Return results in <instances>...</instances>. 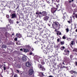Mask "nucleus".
<instances>
[{"label": "nucleus", "mask_w": 77, "mask_h": 77, "mask_svg": "<svg viewBox=\"0 0 77 77\" xmlns=\"http://www.w3.org/2000/svg\"><path fill=\"white\" fill-rule=\"evenodd\" d=\"M68 23H69V24H71L72 23V19H71V20H68L67 21Z\"/></svg>", "instance_id": "29"}, {"label": "nucleus", "mask_w": 77, "mask_h": 77, "mask_svg": "<svg viewBox=\"0 0 77 77\" xmlns=\"http://www.w3.org/2000/svg\"><path fill=\"white\" fill-rule=\"evenodd\" d=\"M49 18V16H46L44 17L43 19L45 21H47V20H48Z\"/></svg>", "instance_id": "15"}, {"label": "nucleus", "mask_w": 77, "mask_h": 77, "mask_svg": "<svg viewBox=\"0 0 77 77\" xmlns=\"http://www.w3.org/2000/svg\"><path fill=\"white\" fill-rule=\"evenodd\" d=\"M74 2V0H70L69 1V2H67V6H68V5H69H69H71V2Z\"/></svg>", "instance_id": "11"}, {"label": "nucleus", "mask_w": 77, "mask_h": 77, "mask_svg": "<svg viewBox=\"0 0 77 77\" xmlns=\"http://www.w3.org/2000/svg\"><path fill=\"white\" fill-rule=\"evenodd\" d=\"M75 17L76 18H77V14H75Z\"/></svg>", "instance_id": "56"}, {"label": "nucleus", "mask_w": 77, "mask_h": 77, "mask_svg": "<svg viewBox=\"0 0 77 77\" xmlns=\"http://www.w3.org/2000/svg\"><path fill=\"white\" fill-rule=\"evenodd\" d=\"M17 77V75L15 74L14 75V77Z\"/></svg>", "instance_id": "51"}, {"label": "nucleus", "mask_w": 77, "mask_h": 77, "mask_svg": "<svg viewBox=\"0 0 77 77\" xmlns=\"http://www.w3.org/2000/svg\"><path fill=\"white\" fill-rule=\"evenodd\" d=\"M32 34L29 33V32H28L27 34V37H31V36H32Z\"/></svg>", "instance_id": "27"}, {"label": "nucleus", "mask_w": 77, "mask_h": 77, "mask_svg": "<svg viewBox=\"0 0 77 77\" xmlns=\"http://www.w3.org/2000/svg\"><path fill=\"white\" fill-rule=\"evenodd\" d=\"M39 75L40 76H42V77H44L45 75H44V72H40L39 73Z\"/></svg>", "instance_id": "20"}, {"label": "nucleus", "mask_w": 77, "mask_h": 77, "mask_svg": "<svg viewBox=\"0 0 77 77\" xmlns=\"http://www.w3.org/2000/svg\"><path fill=\"white\" fill-rule=\"evenodd\" d=\"M17 68H21V65L19 64H18L16 66Z\"/></svg>", "instance_id": "28"}, {"label": "nucleus", "mask_w": 77, "mask_h": 77, "mask_svg": "<svg viewBox=\"0 0 77 77\" xmlns=\"http://www.w3.org/2000/svg\"><path fill=\"white\" fill-rule=\"evenodd\" d=\"M53 72H55V69H53Z\"/></svg>", "instance_id": "63"}, {"label": "nucleus", "mask_w": 77, "mask_h": 77, "mask_svg": "<svg viewBox=\"0 0 77 77\" xmlns=\"http://www.w3.org/2000/svg\"><path fill=\"white\" fill-rule=\"evenodd\" d=\"M57 10V8H56L54 7L52 8L51 9V12L52 14H54L56 11Z\"/></svg>", "instance_id": "4"}, {"label": "nucleus", "mask_w": 77, "mask_h": 77, "mask_svg": "<svg viewBox=\"0 0 77 77\" xmlns=\"http://www.w3.org/2000/svg\"><path fill=\"white\" fill-rule=\"evenodd\" d=\"M14 53H18V51H14Z\"/></svg>", "instance_id": "54"}, {"label": "nucleus", "mask_w": 77, "mask_h": 77, "mask_svg": "<svg viewBox=\"0 0 77 77\" xmlns=\"http://www.w3.org/2000/svg\"><path fill=\"white\" fill-rule=\"evenodd\" d=\"M20 51H23V49L22 48H21V49H20Z\"/></svg>", "instance_id": "62"}, {"label": "nucleus", "mask_w": 77, "mask_h": 77, "mask_svg": "<svg viewBox=\"0 0 77 77\" xmlns=\"http://www.w3.org/2000/svg\"><path fill=\"white\" fill-rule=\"evenodd\" d=\"M72 6L73 8H75V7L76 6V5H75V4H73L72 5Z\"/></svg>", "instance_id": "36"}, {"label": "nucleus", "mask_w": 77, "mask_h": 77, "mask_svg": "<svg viewBox=\"0 0 77 77\" xmlns=\"http://www.w3.org/2000/svg\"><path fill=\"white\" fill-rule=\"evenodd\" d=\"M62 38L63 39H66V37H65V35H64L63 37Z\"/></svg>", "instance_id": "45"}, {"label": "nucleus", "mask_w": 77, "mask_h": 77, "mask_svg": "<svg viewBox=\"0 0 77 77\" xmlns=\"http://www.w3.org/2000/svg\"><path fill=\"white\" fill-rule=\"evenodd\" d=\"M25 65L27 67H30L31 66V64L29 62H26V63H25Z\"/></svg>", "instance_id": "10"}, {"label": "nucleus", "mask_w": 77, "mask_h": 77, "mask_svg": "<svg viewBox=\"0 0 77 77\" xmlns=\"http://www.w3.org/2000/svg\"><path fill=\"white\" fill-rule=\"evenodd\" d=\"M3 67L4 68V71L6 70V67L5 66H3Z\"/></svg>", "instance_id": "49"}, {"label": "nucleus", "mask_w": 77, "mask_h": 77, "mask_svg": "<svg viewBox=\"0 0 77 77\" xmlns=\"http://www.w3.org/2000/svg\"><path fill=\"white\" fill-rule=\"evenodd\" d=\"M32 54H33V53H32V52H30L29 53L30 55H32Z\"/></svg>", "instance_id": "55"}, {"label": "nucleus", "mask_w": 77, "mask_h": 77, "mask_svg": "<svg viewBox=\"0 0 77 77\" xmlns=\"http://www.w3.org/2000/svg\"><path fill=\"white\" fill-rule=\"evenodd\" d=\"M67 41H69L71 40V38H67L66 39Z\"/></svg>", "instance_id": "42"}, {"label": "nucleus", "mask_w": 77, "mask_h": 77, "mask_svg": "<svg viewBox=\"0 0 77 77\" xmlns=\"http://www.w3.org/2000/svg\"><path fill=\"white\" fill-rule=\"evenodd\" d=\"M38 68L39 69L40 71H45V70H46V69H45V68L44 67V66L40 64H38Z\"/></svg>", "instance_id": "3"}, {"label": "nucleus", "mask_w": 77, "mask_h": 77, "mask_svg": "<svg viewBox=\"0 0 77 77\" xmlns=\"http://www.w3.org/2000/svg\"><path fill=\"white\" fill-rule=\"evenodd\" d=\"M35 14L37 15V17H38L40 14H39V11H37V12H36Z\"/></svg>", "instance_id": "23"}, {"label": "nucleus", "mask_w": 77, "mask_h": 77, "mask_svg": "<svg viewBox=\"0 0 77 77\" xmlns=\"http://www.w3.org/2000/svg\"><path fill=\"white\" fill-rule=\"evenodd\" d=\"M26 47L27 48V49H28V50H30V49H31V47L30 46V45H26Z\"/></svg>", "instance_id": "22"}, {"label": "nucleus", "mask_w": 77, "mask_h": 77, "mask_svg": "<svg viewBox=\"0 0 77 77\" xmlns=\"http://www.w3.org/2000/svg\"><path fill=\"white\" fill-rule=\"evenodd\" d=\"M7 48V47L5 45H2V48H5L6 49V48Z\"/></svg>", "instance_id": "26"}, {"label": "nucleus", "mask_w": 77, "mask_h": 77, "mask_svg": "<svg viewBox=\"0 0 77 77\" xmlns=\"http://www.w3.org/2000/svg\"><path fill=\"white\" fill-rule=\"evenodd\" d=\"M66 33H68L69 32V29L67 28L66 29Z\"/></svg>", "instance_id": "41"}, {"label": "nucleus", "mask_w": 77, "mask_h": 77, "mask_svg": "<svg viewBox=\"0 0 77 77\" xmlns=\"http://www.w3.org/2000/svg\"><path fill=\"white\" fill-rule=\"evenodd\" d=\"M17 39L18 38H17V37H15L14 39V41H17Z\"/></svg>", "instance_id": "44"}, {"label": "nucleus", "mask_w": 77, "mask_h": 77, "mask_svg": "<svg viewBox=\"0 0 77 77\" xmlns=\"http://www.w3.org/2000/svg\"><path fill=\"white\" fill-rule=\"evenodd\" d=\"M74 41H71V44L72 45H73V44H74Z\"/></svg>", "instance_id": "40"}, {"label": "nucleus", "mask_w": 77, "mask_h": 77, "mask_svg": "<svg viewBox=\"0 0 77 77\" xmlns=\"http://www.w3.org/2000/svg\"><path fill=\"white\" fill-rule=\"evenodd\" d=\"M8 20L10 24H13L14 23V20H12L11 19L9 18Z\"/></svg>", "instance_id": "12"}, {"label": "nucleus", "mask_w": 77, "mask_h": 77, "mask_svg": "<svg viewBox=\"0 0 77 77\" xmlns=\"http://www.w3.org/2000/svg\"><path fill=\"white\" fill-rule=\"evenodd\" d=\"M73 51H75V52H77V48H75L73 50Z\"/></svg>", "instance_id": "35"}, {"label": "nucleus", "mask_w": 77, "mask_h": 77, "mask_svg": "<svg viewBox=\"0 0 77 77\" xmlns=\"http://www.w3.org/2000/svg\"><path fill=\"white\" fill-rule=\"evenodd\" d=\"M65 44V42L64 41H62L60 42V44L61 45H63Z\"/></svg>", "instance_id": "31"}, {"label": "nucleus", "mask_w": 77, "mask_h": 77, "mask_svg": "<svg viewBox=\"0 0 77 77\" xmlns=\"http://www.w3.org/2000/svg\"><path fill=\"white\" fill-rule=\"evenodd\" d=\"M8 26H7V29H9L10 28V24H8Z\"/></svg>", "instance_id": "39"}, {"label": "nucleus", "mask_w": 77, "mask_h": 77, "mask_svg": "<svg viewBox=\"0 0 77 77\" xmlns=\"http://www.w3.org/2000/svg\"><path fill=\"white\" fill-rule=\"evenodd\" d=\"M69 45L70 46V47L72 48H72V46L71 45V44H69Z\"/></svg>", "instance_id": "59"}, {"label": "nucleus", "mask_w": 77, "mask_h": 77, "mask_svg": "<svg viewBox=\"0 0 77 77\" xmlns=\"http://www.w3.org/2000/svg\"><path fill=\"white\" fill-rule=\"evenodd\" d=\"M28 33H30V34H31V35H32V33H33V31L32 30H29V32Z\"/></svg>", "instance_id": "32"}, {"label": "nucleus", "mask_w": 77, "mask_h": 77, "mask_svg": "<svg viewBox=\"0 0 77 77\" xmlns=\"http://www.w3.org/2000/svg\"><path fill=\"white\" fill-rule=\"evenodd\" d=\"M57 35H59V31H57Z\"/></svg>", "instance_id": "52"}, {"label": "nucleus", "mask_w": 77, "mask_h": 77, "mask_svg": "<svg viewBox=\"0 0 77 77\" xmlns=\"http://www.w3.org/2000/svg\"><path fill=\"white\" fill-rule=\"evenodd\" d=\"M57 2V3H59V0H56Z\"/></svg>", "instance_id": "60"}, {"label": "nucleus", "mask_w": 77, "mask_h": 77, "mask_svg": "<svg viewBox=\"0 0 77 77\" xmlns=\"http://www.w3.org/2000/svg\"><path fill=\"white\" fill-rule=\"evenodd\" d=\"M71 77H76L75 76V75H72Z\"/></svg>", "instance_id": "58"}, {"label": "nucleus", "mask_w": 77, "mask_h": 77, "mask_svg": "<svg viewBox=\"0 0 77 77\" xmlns=\"http://www.w3.org/2000/svg\"><path fill=\"white\" fill-rule=\"evenodd\" d=\"M12 72L10 74V77H13L14 76V71H13V70H12Z\"/></svg>", "instance_id": "24"}, {"label": "nucleus", "mask_w": 77, "mask_h": 77, "mask_svg": "<svg viewBox=\"0 0 77 77\" xmlns=\"http://www.w3.org/2000/svg\"><path fill=\"white\" fill-rule=\"evenodd\" d=\"M10 17H11L12 19L16 18L17 16H16V14L15 13H13L10 15Z\"/></svg>", "instance_id": "7"}, {"label": "nucleus", "mask_w": 77, "mask_h": 77, "mask_svg": "<svg viewBox=\"0 0 77 77\" xmlns=\"http://www.w3.org/2000/svg\"><path fill=\"white\" fill-rule=\"evenodd\" d=\"M71 74H74V75H75V76L77 75V72L74 71L73 70H71L69 72Z\"/></svg>", "instance_id": "6"}, {"label": "nucleus", "mask_w": 77, "mask_h": 77, "mask_svg": "<svg viewBox=\"0 0 77 77\" xmlns=\"http://www.w3.org/2000/svg\"><path fill=\"white\" fill-rule=\"evenodd\" d=\"M38 68L39 69L40 71H45V70H46V69H45V68L44 67V66L40 64H38Z\"/></svg>", "instance_id": "2"}, {"label": "nucleus", "mask_w": 77, "mask_h": 77, "mask_svg": "<svg viewBox=\"0 0 77 77\" xmlns=\"http://www.w3.org/2000/svg\"><path fill=\"white\" fill-rule=\"evenodd\" d=\"M56 64H53L52 65H51L50 66V68L51 69H53V68H55V66H56Z\"/></svg>", "instance_id": "18"}, {"label": "nucleus", "mask_w": 77, "mask_h": 77, "mask_svg": "<svg viewBox=\"0 0 77 77\" xmlns=\"http://www.w3.org/2000/svg\"><path fill=\"white\" fill-rule=\"evenodd\" d=\"M34 43H35V44H38V42H34Z\"/></svg>", "instance_id": "61"}, {"label": "nucleus", "mask_w": 77, "mask_h": 77, "mask_svg": "<svg viewBox=\"0 0 77 77\" xmlns=\"http://www.w3.org/2000/svg\"><path fill=\"white\" fill-rule=\"evenodd\" d=\"M23 51L24 52H25V53H27V52H29V51L28 49H27L24 48Z\"/></svg>", "instance_id": "19"}, {"label": "nucleus", "mask_w": 77, "mask_h": 77, "mask_svg": "<svg viewBox=\"0 0 77 77\" xmlns=\"http://www.w3.org/2000/svg\"><path fill=\"white\" fill-rule=\"evenodd\" d=\"M75 65L77 66V62H75Z\"/></svg>", "instance_id": "57"}, {"label": "nucleus", "mask_w": 77, "mask_h": 77, "mask_svg": "<svg viewBox=\"0 0 77 77\" xmlns=\"http://www.w3.org/2000/svg\"><path fill=\"white\" fill-rule=\"evenodd\" d=\"M52 25V27H53L54 29H57V28H58V29H59L60 26V25L59 23L57 21L53 22Z\"/></svg>", "instance_id": "1"}, {"label": "nucleus", "mask_w": 77, "mask_h": 77, "mask_svg": "<svg viewBox=\"0 0 77 77\" xmlns=\"http://www.w3.org/2000/svg\"><path fill=\"white\" fill-rule=\"evenodd\" d=\"M64 53H65V55H66L67 56H69V50L68 49H66L65 50H64Z\"/></svg>", "instance_id": "5"}, {"label": "nucleus", "mask_w": 77, "mask_h": 77, "mask_svg": "<svg viewBox=\"0 0 77 77\" xmlns=\"http://www.w3.org/2000/svg\"><path fill=\"white\" fill-rule=\"evenodd\" d=\"M63 61H62L60 62V63L59 64L60 65H61V66H62V65L63 64Z\"/></svg>", "instance_id": "33"}, {"label": "nucleus", "mask_w": 77, "mask_h": 77, "mask_svg": "<svg viewBox=\"0 0 77 77\" xmlns=\"http://www.w3.org/2000/svg\"><path fill=\"white\" fill-rule=\"evenodd\" d=\"M75 12H76V11H74L73 14V15H75Z\"/></svg>", "instance_id": "50"}, {"label": "nucleus", "mask_w": 77, "mask_h": 77, "mask_svg": "<svg viewBox=\"0 0 77 77\" xmlns=\"http://www.w3.org/2000/svg\"><path fill=\"white\" fill-rule=\"evenodd\" d=\"M35 39H36V40H37V41H38V42H39V41H40L41 40V38H36V37H35Z\"/></svg>", "instance_id": "25"}, {"label": "nucleus", "mask_w": 77, "mask_h": 77, "mask_svg": "<svg viewBox=\"0 0 77 77\" xmlns=\"http://www.w3.org/2000/svg\"><path fill=\"white\" fill-rule=\"evenodd\" d=\"M70 57V58H72V57H73V55H71Z\"/></svg>", "instance_id": "48"}, {"label": "nucleus", "mask_w": 77, "mask_h": 77, "mask_svg": "<svg viewBox=\"0 0 77 77\" xmlns=\"http://www.w3.org/2000/svg\"><path fill=\"white\" fill-rule=\"evenodd\" d=\"M60 48L61 50H63L64 49H65V47L64 46L61 47Z\"/></svg>", "instance_id": "30"}, {"label": "nucleus", "mask_w": 77, "mask_h": 77, "mask_svg": "<svg viewBox=\"0 0 77 77\" xmlns=\"http://www.w3.org/2000/svg\"><path fill=\"white\" fill-rule=\"evenodd\" d=\"M41 64L43 65H44L45 64V63L43 61L41 62Z\"/></svg>", "instance_id": "46"}, {"label": "nucleus", "mask_w": 77, "mask_h": 77, "mask_svg": "<svg viewBox=\"0 0 77 77\" xmlns=\"http://www.w3.org/2000/svg\"><path fill=\"white\" fill-rule=\"evenodd\" d=\"M66 18L65 16H63L62 17V19H63V20H65V18Z\"/></svg>", "instance_id": "43"}, {"label": "nucleus", "mask_w": 77, "mask_h": 77, "mask_svg": "<svg viewBox=\"0 0 77 77\" xmlns=\"http://www.w3.org/2000/svg\"><path fill=\"white\" fill-rule=\"evenodd\" d=\"M33 70L32 69H31L29 70V75H32V74H33Z\"/></svg>", "instance_id": "14"}, {"label": "nucleus", "mask_w": 77, "mask_h": 77, "mask_svg": "<svg viewBox=\"0 0 77 77\" xmlns=\"http://www.w3.org/2000/svg\"><path fill=\"white\" fill-rule=\"evenodd\" d=\"M60 47V44H59L58 45L56 46L57 48H59Z\"/></svg>", "instance_id": "34"}, {"label": "nucleus", "mask_w": 77, "mask_h": 77, "mask_svg": "<svg viewBox=\"0 0 77 77\" xmlns=\"http://www.w3.org/2000/svg\"><path fill=\"white\" fill-rule=\"evenodd\" d=\"M47 77H53V76H52V75H50L49 76H48Z\"/></svg>", "instance_id": "64"}, {"label": "nucleus", "mask_w": 77, "mask_h": 77, "mask_svg": "<svg viewBox=\"0 0 77 77\" xmlns=\"http://www.w3.org/2000/svg\"><path fill=\"white\" fill-rule=\"evenodd\" d=\"M27 57L25 56H23L22 57V60L23 62H26L27 60Z\"/></svg>", "instance_id": "9"}, {"label": "nucleus", "mask_w": 77, "mask_h": 77, "mask_svg": "<svg viewBox=\"0 0 77 77\" xmlns=\"http://www.w3.org/2000/svg\"><path fill=\"white\" fill-rule=\"evenodd\" d=\"M9 36H10V34L8 32H6L5 33V36L6 37V38H8V37H9Z\"/></svg>", "instance_id": "13"}, {"label": "nucleus", "mask_w": 77, "mask_h": 77, "mask_svg": "<svg viewBox=\"0 0 77 77\" xmlns=\"http://www.w3.org/2000/svg\"><path fill=\"white\" fill-rule=\"evenodd\" d=\"M6 17L7 18H9V15H7Z\"/></svg>", "instance_id": "47"}, {"label": "nucleus", "mask_w": 77, "mask_h": 77, "mask_svg": "<svg viewBox=\"0 0 77 77\" xmlns=\"http://www.w3.org/2000/svg\"><path fill=\"white\" fill-rule=\"evenodd\" d=\"M39 14H42V15L43 16H46L47 15V12L46 11H43L41 13V12H39Z\"/></svg>", "instance_id": "8"}, {"label": "nucleus", "mask_w": 77, "mask_h": 77, "mask_svg": "<svg viewBox=\"0 0 77 77\" xmlns=\"http://www.w3.org/2000/svg\"><path fill=\"white\" fill-rule=\"evenodd\" d=\"M60 40V38H58V39H57V42H59Z\"/></svg>", "instance_id": "53"}, {"label": "nucleus", "mask_w": 77, "mask_h": 77, "mask_svg": "<svg viewBox=\"0 0 77 77\" xmlns=\"http://www.w3.org/2000/svg\"><path fill=\"white\" fill-rule=\"evenodd\" d=\"M62 14L64 17H67V14L66 12H62Z\"/></svg>", "instance_id": "21"}, {"label": "nucleus", "mask_w": 77, "mask_h": 77, "mask_svg": "<svg viewBox=\"0 0 77 77\" xmlns=\"http://www.w3.org/2000/svg\"><path fill=\"white\" fill-rule=\"evenodd\" d=\"M42 49L43 50H44V49H46V50H48L49 48H48L46 46H44V47H42Z\"/></svg>", "instance_id": "17"}, {"label": "nucleus", "mask_w": 77, "mask_h": 77, "mask_svg": "<svg viewBox=\"0 0 77 77\" xmlns=\"http://www.w3.org/2000/svg\"><path fill=\"white\" fill-rule=\"evenodd\" d=\"M42 28H39L38 29V30L40 31V32H42Z\"/></svg>", "instance_id": "38"}, {"label": "nucleus", "mask_w": 77, "mask_h": 77, "mask_svg": "<svg viewBox=\"0 0 77 77\" xmlns=\"http://www.w3.org/2000/svg\"><path fill=\"white\" fill-rule=\"evenodd\" d=\"M16 36L17 38H21L22 35L21 34H20V33H17L16 34Z\"/></svg>", "instance_id": "16"}, {"label": "nucleus", "mask_w": 77, "mask_h": 77, "mask_svg": "<svg viewBox=\"0 0 77 77\" xmlns=\"http://www.w3.org/2000/svg\"><path fill=\"white\" fill-rule=\"evenodd\" d=\"M65 61H63V65H63V67H65V66L63 65H65Z\"/></svg>", "instance_id": "37"}]
</instances>
